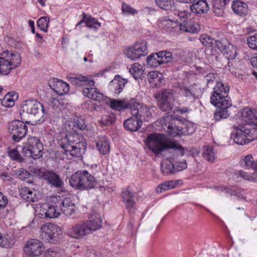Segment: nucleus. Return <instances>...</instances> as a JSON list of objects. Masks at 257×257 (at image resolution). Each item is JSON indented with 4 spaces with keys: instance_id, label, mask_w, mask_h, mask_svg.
I'll use <instances>...</instances> for the list:
<instances>
[{
    "instance_id": "obj_1",
    "label": "nucleus",
    "mask_w": 257,
    "mask_h": 257,
    "mask_svg": "<svg viewBox=\"0 0 257 257\" xmlns=\"http://www.w3.org/2000/svg\"><path fill=\"white\" fill-rule=\"evenodd\" d=\"M146 145L150 150L157 154L165 149H172L171 153L173 154V157L162 161L161 171L164 175L174 174V168L172 161L175 160L176 156L181 157L184 155L183 147L175 142L168 141L165 135L156 133L151 134L148 136Z\"/></svg>"
},
{
    "instance_id": "obj_2",
    "label": "nucleus",
    "mask_w": 257,
    "mask_h": 257,
    "mask_svg": "<svg viewBox=\"0 0 257 257\" xmlns=\"http://www.w3.org/2000/svg\"><path fill=\"white\" fill-rule=\"evenodd\" d=\"M73 122H66L65 126L67 131H71V126L74 133L66 135L65 137L59 140L58 144L64 150L67 156L80 157L84 153L86 149L85 140L81 134L76 133V129L84 130L86 127L85 123L82 118H78Z\"/></svg>"
},
{
    "instance_id": "obj_3",
    "label": "nucleus",
    "mask_w": 257,
    "mask_h": 257,
    "mask_svg": "<svg viewBox=\"0 0 257 257\" xmlns=\"http://www.w3.org/2000/svg\"><path fill=\"white\" fill-rule=\"evenodd\" d=\"M229 87L222 82H217L210 96V102L217 109L214 112V118L219 121L227 118L228 109L232 106V101L228 94Z\"/></svg>"
},
{
    "instance_id": "obj_4",
    "label": "nucleus",
    "mask_w": 257,
    "mask_h": 257,
    "mask_svg": "<svg viewBox=\"0 0 257 257\" xmlns=\"http://www.w3.org/2000/svg\"><path fill=\"white\" fill-rule=\"evenodd\" d=\"M102 220L97 212L90 213L88 219L81 220L67 230V234L71 238L80 240L93 233L102 227Z\"/></svg>"
},
{
    "instance_id": "obj_5",
    "label": "nucleus",
    "mask_w": 257,
    "mask_h": 257,
    "mask_svg": "<svg viewBox=\"0 0 257 257\" xmlns=\"http://www.w3.org/2000/svg\"><path fill=\"white\" fill-rule=\"evenodd\" d=\"M161 123L164 131L172 137L191 135L196 129V126L190 122L183 123L168 114L164 116Z\"/></svg>"
},
{
    "instance_id": "obj_6",
    "label": "nucleus",
    "mask_w": 257,
    "mask_h": 257,
    "mask_svg": "<svg viewBox=\"0 0 257 257\" xmlns=\"http://www.w3.org/2000/svg\"><path fill=\"white\" fill-rule=\"evenodd\" d=\"M69 79L74 84L83 86L82 93L87 98L99 102L105 100L106 97L94 87L95 81L93 80L82 75L71 76Z\"/></svg>"
},
{
    "instance_id": "obj_7",
    "label": "nucleus",
    "mask_w": 257,
    "mask_h": 257,
    "mask_svg": "<svg viewBox=\"0 0 257 257\" xmlns=\"http://www.w3.org/2000/svg\"><path fill=\"white\" fill-rule=\"evenodd\" d=\"M69 183L73 188L80 190L92 189L97 184L95 177L86 170L73 174L69 179Z\"/></svg>"
},
{
    "instance_id": "obj_8",
    "label": "nucleus",
    "mask_w": 257,
    "mask_h": 257,
    "mask_svg": "<svg viewBox=\"0 0 257 257\" xmlns=\"http://www.w3.org/2000/svg\"><path fill=\"white\" fill-rule=\"evenodd\" d=\"M22 58L18 53L4 51L0 54V74L7 75L21 64Z\"/></svg>"
},
{
    "instance_id": "obj_9",
    "label": "nucleus",
    "mask_w": 257,
    "mask_h": 257,
    "mask_svg": "<svg viewBox=\"0 0 257 257\" xmlns=\"http://www.w3.org/2000/svg\"><path fill=\"white\" fill-rule=\"evenodd\" d=\"M256 139V128L251 127L250 124H243L237 127L233 140L237 144L244 145Z\"/></svg>"
},
{
    "instance_id": "obj_10",
    "label": "nucleus",
    "mask_w": 257,
    "mask_h": 257,
    "mask_svg": "<svg viewBox=\"0 0 257 257\" xmlns=\"http://www.w3.org/2000/svg\"><path fill=\"white\" fill-rule=\"evenodd\" d=\"M43 144L36 137H30L22 149L23 153L26 157L33 159H38L42 156Z\"/></svg>"
},
{
    "instance_id": "obj_11",
    "label": "nucleus",
    "mask_w": 257,
    "mask_h": 257,
    "mask_svg": "<svg viewBox=\"0 0 257 257\" xmlns=\"http://www.w3.org/2000/svg\"><path fill=\"white\" fill-rule=\"evenodd\" d=\"M55 196L51 197V200L48 203L40 205L36 209V215L41 218H54L58 217L60 215V210L58 204H54Z\"/></svg>"
},
{
    "instance_id": "obj_12",
    "label": "nucleus",
    "mask_w": 257,
    "mask_h": 257,
    "mask_svg": "<svg viewBox=\"0 0 257 257\" xmlns=\"http://www.w3.org/2000/svg\"><path fill=\"white\" fill-rule=\"evenodd\" d=\"M26 112L33 115L36 119L41 120L45 115V111L43 105L35 99H30L24 101L21 107L20 114Z\"/></svg>"
},
{
    "instance_id": "obj_13",
    "label": "nucleus",
    "mask_w": 257,
    "mask_h": 257,
    "mask_svg": "<svg viewBox=\"0 0 257 257\" xmlns=\"http://www.w3.org/2000/svg\"><path fill=\"white\" fill-rule=\"evenodd\" d=\"M134 102V104L132 106L131 110L132 115L138 116L141 120L149 121L152 118L153 113L155 112L156 107L140 104L135 99Z\"/></svg>"
},
{
    "instance_id": "obj_14",
    "label": "nucleus",
    "mask_w": 257,
    "mask_h": 257,
    "mask_svg": "<svg viewBox=\"0 0 257 257\" xmlns=\"http://www.w3.org/2000/svg\"><path fill=\"white\" fill-rule=\"evenodd\" d=\"M62 231L57 225L54 223H48L41 227L40 236L43 240L48 241H56L59 239Z\"/></svg>"
},
{
    "instance_id": "obj_15",
    "label": "nucleus",
    "mask_w": 257,
    "mask_h": 257,
    "mask_svg": "<svg viewBox=\"0 0 257 257\" xmlns=\"http://www.w3.org/2000/svg\"><path fill=\"white\" fill-rule=\"evenodd\" d=\"M172 61H174V56L171 52L166 51L152 54L147 58V64L149 67H157Z\"/></svg>"
},
{
    "instance_id": "obj_16",
    "label": "nucleus",
    "mask_w": 257,
    "mask_h": 257,
    "mask_svg": "<svg viewBox=\"0 0 257 257\" xmlns=\"http://www.w3.org/2000/svg\"><path fill=\"white\" fill-rule=\"evenodd\" d=\"M159 108L164 111L169 112L174 107L173 93L169 90H165L155 95Z\"/></svg>"
},
{
    "instance_id": "obj_17",
    "label": "nucleus",
    "mask_w": 257,
    "mask_h": 257,
    "mask_svg": "<svg viewBox=\"0 0 257 257\" xmlns=\"http://www.w3.org/2000/svg\"><path fill=\"white\" fill-rule=\"evenodd\" d=\"M9 131L14 141L19 142L26 136L28 127L23 121L16 120L9 124Z\"/></svg>"
},
{
    "instance_id": "obj_18",
    "label": "nucleus",
    "mask_w": 257,
    "mask_h": 257,
    "mask_svg": "<svg viewBox=\"0 0 257 257\" xmlns=\"http://www.w3.org/2000/svg\"><path fill=\"white\" fill-rule=\"evenodd\" d=\"M121 196L126 210L130 214H134L137 209V199L130 187L123 189Z\"/></svg>"
},
{
    "instance_id": "obj_19",
    "label": "nucleus",
    "mask_w": 257,
    "mask_h": 257,
    "mask_svg": "<svg viewBox=\"0 0 257 257\" xmlns=\"http://www.w3.org/2000/svg\"><path fill=\"white\" fill-rule=\"evenodd\" d=\"M54 204H58L60 213H64L66 216H70L74 212L75 204L73 202L70 197L65 198L60 196H55Z\"/></svg>"
},
{
    "instance_id": "obj_20",
    "label": "nucleus",
    "mask_w": 257,
    "mask_h": 257,
    "mask_svg": "<svg viewBox=\"0 0 257 257\" xmlns=\"http://www.w3.org/2000/svg\"><path fill=\"white\" fill-rule=\"evenodd\" d=\"M33 172L48 181L56 188L61 187L64 183L59 176L55 172L48 170L43 171L42 169L35 168Z\"/></svg>"
},
{
    "instance_id": "obj_21",
    "label": "nucleus",
    "mask_w": 257,
    "mask_h": 257,
    "mask_svg": "<svg viewBox=\"0 0 257 257\" xmlns=\"http://www.w3.org/2000/svg\"><path fill=\"white\" fill-rule=\"evenodd\" d=\"M215 46L219 49L228 60H233L236 56V47L226 39L215 42Z\"/></svg>"
},
{
    "instance_id": "obj_22",
    "label": "nucleus",
    "mask_w": 257,
    "mask_h": 257,
    "mask_svg": "<svg viewBox=\"0 0 257 257\" xmlns=\"http://www.w3.org/2000/svg\"><path fill=\"white\" fill-rule=\"evenodd\" d=\"M44 251L43 243L37 239H31L24 247L26 254L31 256H38Z\"/></svg>"
},
{
    "instance_id": "obj_23",
    "label": "nucleus",
    "mask_w": 257,
    "mask_h": 257,
    "mask_svg": "<svg viewBox=\"0 0 257 257\" xmlns=\"http://www.w3.org/2000/svg\"><path fill=\"white\" fill-rule=\"evenodd\" d=\"M240 119L246 123L245 124H250L251 127L257 129V110L244 108L241 112Z\"/></svg>"
},
{
    "instance_id": "obj_24",
    "label": "nucleus",
    "mask_w": 257,
    "mask_h": 257,
    "mask_svg": "<svg viewBox=\"0 0 257 257\" xmlns=\"http://www.w3.org/2000/svg\"><path fill=\"white\" fill-rule=\"evenodd\" d=\"M49 86L51 88L59 95H63L69 91V84L57 78H53L49 81Z\"/></svg>"
},
{
    "instance_id": "obj_25",
    "label": "nucleus",
    "mask_w": 257,
    "mask_h": 257,
    "mask_svg": "<svg viewBox=\"0 0 257 257\" xmlns=\"http://www.w3.org/2000/svg\"><path fill=\"white\" fill-rule=\"evenodd\" d=\"M142 120L137 116H132L123 122V126L125 130L130 132H137L142 126Z\"/></svg>"
},
{
    "instance_id": "obj_26",
    "label": "nucleus",
    "mask_w": 257,
    "mask_h": 257,
    "mask_svg": "<svg viewBox=\"0 0 257 257\" xmlns=\"http://www.w3.org/2000/svg\"><path fill=\"white\" fill-rule=\"evenodd\" d=\"M96 146L100 153L105 155L108 154L110 150L109 140L105 136H101L95 140Z\"/></svg>"
},
{
    "instance_id": "obj_27",
    "label": "nucleus",
    "mask_w": 257,
    "mask_h": 257,
    "mask_svg": "<svg viewBox=\"0 0 257 257\" xmlns=\"http://www.w3.org/2000/svg\"><path fill=\"white\" fill-rule=\"evenodd\" d=\"M19 194L20 196L24 200L28 202H35L38 199L39 197V196L37 195V193L36 190H33L32 189L27 187L21 188L19 190Z\"/></svg>"
},
{
    "instance_id": "obj_28",
    "label": "nucleus",
    "mask_w": 257,
    "mask_h": 257,
    "mask_svg": "<svg viewBox=\"0 0 257 257\" xmlns=\"http://www.w3.org/2000/svg\"><path fill=\"white\" fill-rule=\"evenodd\" d=\"M134 99L129 101H121L115 99L110 100V106L114 110L120 111L124 108H128L131 110L132 106L134 104Z\"/></svg>"
},
{
    "instance_id": "obj_29",
    "label": "nucleus",
    "mask_w": 257,
    "mask_h": 257,
    "mask_svg": "<svg viewBox=\"0 0 257 257\" xmlns=\"http://www.w3.org/2000/svg\"><path fill=\"white\" fill-rule=\"evenodd\" d=\"M85 23V26L90 29L97 30L101 27V24L96 19L88 16L85 13L83 14L82 19L78 23L76 26L78 27L82 24Z\"/></svg>"
},
{
    "instance_id": "obj_30",
    "label": "nucleus",
    "mask_w": 257,
    "mask_h": 257,
    "mask_svg": "<svg viewBox=\"0 0 257 257\" xmlns=\"http://www.w3.org/2000/svg\"><path fill=\"white\" fill-rule=\"evenodd\" d=\"M209 9V6L206 0L198 1L190 6L191 12L196 15L205 14Z\"/></svg>"
},
{
    "instance_id": "obj_31",
    "label": "nucleus",
    "mask_w": 257,
    "mask_h": 257,
    "mask_svg": "<svg viewBox=\"0 0 257 257\" xmlns=\"http://www.w3.org/2000/svg\"><path fill=\"white\" fill-rule=\"evenodd\" d=\"M126 81L124 79H122L119 77H115L109 84L110 89L114 90L116 94H119L123 89Z\"/></svg>"
},
{
    "instance_id": "obj_32",
    "label": "nucleus",
    "mask_w": 257,
    "mask_h": 257,
    "mask_svg": "<svg viewBox=\"0 0 257 257\" xmlns=\"http://www.w3.org/2000/svg\"><path fill=\"white\" fill-rule=\"evenodd\" d=\"M232 10L239 16H245L247 14L248 11L247 4L239 1H235L232 3Z\"/></svg>"
},
{
    "instance_id": "obj_33",
    "label": "nucleus",
    "mask_w": 257,
    "mask_h": 257,
    "mask_svg": "<svg viewBox=\"0 0 257 257\" xmlns=\"http://www.w3.org/2000/svg\"><path fill=\"white\" fill-rule=\"evenodd\" d=\"M148 78L151 84L156 87H159L162 79V75L158 71H152L148 74Z\"/></svg>"
},
{
    "instance_id": "obj_34",
    "label": "nucleus",
    "mask_w": 257,
    "mask_h": 257,
    "mask_svg": "<svg viewBox=\"0 0 257 257\" xmlns=\"http://www.w3.org/2000/svg\"><path fill=\"white\" fill-rule=\"evenodd\" d=\"M134 45L137 51L139 58L147 55L148 53L147 44L144 40L136 42Z\"/></svg>"
},
{
    "instance_id": "obj_35",
    "label": "nucleus",
    "mask_w": 257,
    "mask_h": 257,
    "mask_svg": "<svg viewBox=\"0 0 257 257\" xmlns=\"http://www.w3.org/2000/svg\"><path fill=\"white\" fill-rule=\"evenodd\" d=\"M240 164L242 168L247 169H253L254 170V167L257 165V163H254L252 155L251 154H248L241 159Z\"/></svg>"
},
{
    "instance_id": "obj_36",
    "label": "nucleus",
    "mask_w": 257,
    "mask_h": 257,
    "mask_svg": "<svg viewBox=\"0 0 257 257\" xmlns=\"http://www.w3.org/2000/svg\"><path fill=\"white\" fill-rule=\"evenodd\" d=\"M123 53L126 58L131 60L135 61L139 59L137 51L134 44L125 48Z\"/></svg>"
},
{
    "instance_id": "obj_37",
    "label": "nucleus",
    "mask_w": 257,
    "mask_h": 257,
    "mask_svg": "<svg viewBox=\"0 0 257 257\" xmlns=\"http://www.w3.org/2000/svg\"><path fill=\"white\" fill-rule=\"evenodd\" d=\"M202 155L204 159L211 163L214 161L216 158V154L213 148L209 146H206L203 148Z\"/></svg>"
},
{
    "instance_id": "obj_38",
    "label": "nucleus",
    "mask_w": 257,
    "mask_h": 257,
    "mask_svg": "<svg viewBox=\"0 0 257 257\" xmlns=\"http://www.w3.org/2000/svg\"><path fill=\"white\" fill-rule=\"evenodd\" d=\"M129 71L133 75L135 79H138L143 74V66L138 63H135L131 66Z\"/></svg>"
},
{
    "instance_id": "obj_39",
    "label": "nucleus",
    "mask_w": 257,
    "mask_h": 257,
    "mask_svg": "<svg viewBox=\"0 0 257 257\" xmlns=\"http://www.w3.org/2000/svg\"><path fill=\"white\" fill-rule=\"evenodd\" d=\"M15 243L14 238L11 237L8 234L3 236L0 232V246L3 247L11 248Z\"/></svg>"
},
{
    "instance_id": "obj_40",
    "label": "nucleus",
    "mask_w": 257,
    "mask_h": 257,
    "mask_svg": "<svg viewBox=\"0 0 257 257\" xmlns=\"http://www.w3.org/2000/svg\"><path fill=\"white\" fill-rule=\"evenodd\" d=\"M155 3L160 8L166 11L172 10L174 6L172 0H155Z\"/></svg>"
},
{
    "instance_id": "obj_41",
    "label": "nucleus",
    "mask_w": 257,
    "mask_h": 257,
    "mask_svg": "<svg viewBox=\"0 0 257 257\" xmlns=\"http://www.w3.org/2000/svg\"><path fill=\"white\" fill-rule=\"evenodd\" d=\"M180 30L191 33H197L200 29V26L198 24H187L183 26L180 25Z\"/></svg>"
},
{
    "instance_id": "obj_42",
    "label": "nucleus",
    "mask_w": 257,
    "mask_h": 257,
    "mask_svg": "<svg viewBox=\"0 0 257 257\" xmlns=\"http://www.w3.org/2000/svg\"><path fill=\"white\" fill-rule=\"evenodd\" d=\"M49 18L47 17H42L37 21V26L40 29L46 32L48 30Z\"/></svg>"
},
{
    "instance_id": "obj_43",
    "label": "nucleus",
    "mask_w": 257,
    "mask_h": 257,
    "mask_svg": "<svg viewBox=\"0 0 257 257\" xmlns=\"http://www.w3.org/2000/svg\"><path fill=\"white\" fill-rule=\"evenodd\" d=\"M115 116L113 113L103 115L100 119V122L103 125H109L114 122Z\"/></svg>"
},
{
    "instance_id": "obj_44",
    "label": "nucleus",
    "mask_w": 257,
    "mask_h": 257,
    "mask_svg": "<svg viewBox=\"0 0 257 257\" xmlns=\"http://www.w3.org/2000/svg\"><path fill=\"white\" fill-rule=\"evenodd\" d=\"M181 93L185 97L188 98L191 101H194L197 98L192 92L190 87H183L181 88Z\"/></svg>"
},
{
    "instance_id": "obj_45",
    "label": "nucleus",
    "mask_w": 257,
    "mask_h": 257,
    "mask_svg": "<svg viewBox=\"0 0 257 257\" xmlns=\"http://www.w3.org/2000/svg\"><path fill=\"white\" fill-rule=\"evenodd\" d=\"M200 41L202 44L206 46H211L217 41H215L211 37L208 36L207 35H203L200 37Z\"/></svg>"
},
{
    "instance_id": "obj_46",
    "label": "nucleus",
    "mask_w": 257,
    "mask_h": 257,
    "mask_svg": "<svg viewBox=\"0 0 257 257\" xmlns=\"http://www.w3.org/2000/svg\"><path fill=\"white\" fill-rule=\"evenodd\" d=\"M17 98V95H16L15 93H14V95L11 97V93L9 92L5 95L2 103L4 105H6L7 106H13L14 103V99Z\"/></svg>"
},
{
    "instance_id": "obj_47",
    "label": "nucleus",
    "mask_w": 257,
    "mask_h": 257,
    "mask_svg": "<svg viewBox=\"0 0 257 257\" xmlns=\"http://www.w3.org/2000/svg\"><path fill=\"white\" fill-rule=\"evenodd\" d=\"M247 43L251 49L257 51V34L249 36L247 39Z\"/></svg>"
},
{
    "instance_id": "obj_48",
    "label": "nucleus",
    "mask_w": 257,
    "mask_h": 257,
    "mask_svg": "<svg viewBox=\"0 0 257 257\" xmlns=\"http://www.w3.org/2000/svg\"><path fill=\"white\" fill-rule=\"evenodd\" d=\"M9 155L11 159L19 162H22L23 159L16 149H11L9 151Z\"/></svg>"
},
{
    "instance_id": "obj_49",
    "label": "nucleus",
    "mask_w": 257,
    "mask_h": 257,
    "mask_svg": "<svg viewBox=\"0 0 257 257\" xmlns=\"http://www.w3.org/2000/svg\"><path fill=\"white\" fill-rule=\"evenodd\" d=\"M45 257H61V254L59 249L50 248L45 251Z\"/></svg>"
},
{
    "instance_id": "obj_50",
    "label": "nucleus",
    "mask_w": 257,
    "mask_h": 257,
    "mask_svg": "<svg viewBox=\"0 0 257 257\" xmlns=\"http://www.w3.org/2000/svg\"><path fill=\"white\" fill-rule=\"evenodd\" d=\"M212 2L214 12H215V10H222L224 8L226 0H212Z\"/></svg>"
},
{
    "instance_id": "obj_51",
    "label": "nucleus",
    "mask_w": 257,
    "mask_h": 257,
    "mask_svg": "<svg viewBox=\"0 0 257 257\" xmlns=\"http://www.w3.org/2000/svg\"><path fill=\"white\" fill-rule=\"evenodd\" d=\"M82 106L83 108L86 109L90 111H93L96 110L97 108L98 107L97 105H96L90 100H87L84 102L82 104Z\"/></svg>"
},
{
    "instance_id": "obj_52",
    "label": "nucleus",
    "mask_w": 257,
    "mask_h": 257,
    "mask_svg": "<svg viewBox=\"0 0 257 257\" xmlns=\"http://www.w3.org/2000/svg\"><path fill=\"white\" fill-rule=\"evenodd\" d=\"M174 173L176 171H181L187 167V164L185 161L173 163Z\"/></svg>"
},
{
    "instance_id": "obj_53",
    "label": "nucleus",
    "mask_w": 257,
    "mask_h": 257,
    "mask_svg": "<svg viewBox=\"0 0 257 257\" xmlns=\"http://www.w3.org/2000/svg\"><path fill=\"white\" fill-rule=\"evenodd\" d=\"M217 75L214 73H209L204 77L203 81L208 86L216 80Z\"/></svg>"
},
{
    "instance_id": "obj_54",
    "label": "nucleus",
    "mask_w": 257,
    "mask_h": 257,
    "mask_svg": "<svg viewBox=\"0 0 257 257\" xmlns=\"http://www.w3.org/2000/svg\"><path fill=\"white\" fill-rule=\"evenodd\" d=\"M189 87H190L192 92L194 93V95H195L196 98H198L199 95H200L202 92L200 86L198 84H194L189 86Z\"/></svg>"
},
{
    "instance_id": "obj_55",
    "label": "nucleus",
    "mask_w": 257,
    "mask_h": 257,
    "mask_svg": "<svg viewBox=\"0 0 257 257\" xmlns=\"http://www.w3.org/2000/svg\"><path fill=\"white\" fill-rule=\"evenodd\" d=\"M177 15L182 21L185 22L190 17L191 14L187 11H181L177 12Z\"/></svg>"
},
{
    "instance_id": "obj_56",
    "label": "nucleus",
    "mask_w": 257,
    "mask_h": 257,
    "mask_svg": "<svg viewBox=\"0 0 257 257\" xmlns=\"http://www.w3.org/2000/svg\"><path fill=\"white\" fill-rule=\"evenodd\" d=\"M121 8L122 12L124 13L132 15H134L137 13V11L125 3H123L122 4Z\"/></svg>"
},
{
    "instance_id": "obj_57",
    "label": "nucleus",
    "mask_w": 257,
    "mask_h": 257,
    "mask_svg": "<svg viewBox=\"0 0 257 257\" xmlns=\"http://www.w3.org/2000/svg\"><path fill=\"white\" fill-rule=\"evenodd\" d=\"M19 177L21 180H25L29 178L32 175L24 169H20L17 171Z\"/></svg>"
},
{
    "instance_id": "obj_58",
    "label": "nucleus",
    "mask_w": 257,
    "mask_h": 257,
    "mask_svg": "<svg viewBox=\"0 0 257 257\" xmlns=\"http://www.w3.org/2000/svg\"><path fill=\"white\" fill-rule=\"evenodd\" d=\"M237 174L240 177L243 178L245 180H247L250 181H253L254 180V178L253 176L250 175L247 173L244 172L243 171H238L237 172Z\"/></svg>"
},
{
    "instance_id": "obj_59",
    "label": "nucleus",
    "mask_w": 257,
    "mask_h": 257,
    "mask_svg": "<svg viewBox=\"0 0 257 257\" xmlns=\"http://www.w3.org/2000/svg\"><path fill=\"white\" fill-rule=\"evenodd\" d=\"M8 202L7 197L0 192V209L5 208L8 204Z\"/></svg>"
},
{
    "instance_id": "obj_60",
    "label": "nucleus",
    "mask_w": 257,
    "mask_h": 257,
    "mask_svg": "<svg viewBox=\"0 0 257 257\" xmlns=\"http://www.w3.org/2000/svg\"><path fill=\"white\" fill-rule=\"evenodd\" d=\"M177 185V182L175 181H168L165 182L162 184H161V186L162 187L163 186H166L167 189L168 190L173 189L175 188Z\"/></svg>"
},
{
    "instance_id": "obj_61",
    "label": "nucleus",
    "mask_w": 257,
    "mask_h": 257,
    "mask_svg": "<svg viewBox=\"0 0 257 257\" xmlns=\"http://www.w3.org/2000/svg\"><path fill=\"white\" fill-rule=\"evenodd\" d=\"M163 24L164 26H166L168 29H169L170 28H175L177 26L176 22L170 20H164L163 22Z\"/></svg>"
},
{
    "instance_id": "obj_62",
    "label": "nucleus",
    "mask_w": 257,
    "mask_h": 257,
    "mask_svg": "<svg viewBox=\"0 0 257 257\" xmlns=\"http://www.w3.org/2000/svg\"><path fill=\"white\" fill-rule=\"evenodd\" d=\"M84 250H85V254L86 257H95V253L93 250L88 248L87 246H85Z\"/></svg>"
},
{
    "instance_id": "obj_63",
    "label": "nucleus",
    "mask_w": 257,
    "mask_h": 257,
    "mask_svg": "<svg viewBox=\"0 0 257 257\" xmlns=\"http://www.w3.org/2000/svg\"><path fill=\"white\" fill-rule=\"evenodd\" d=\"M224 189L226 193L230 194L231 195L238 196V192L234 188H225Z\"/></svg>"
},
{
    "instance_id": "obj_64",
    "label": "nucleus",
    "mask_w": 257,
    "mask_h": 257,
    "mask_svg": "<svg viewBox=\"0 0 257 257\" xmlns=\"http://www.w3.org/2000/svg\"><path fill=\"white\" fill-rule=\"evenodd\" d=\"M250 63L253 67L257 68V54L250 59Z\"/></svg>"
}]
</instances>
